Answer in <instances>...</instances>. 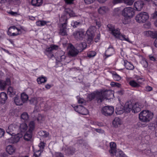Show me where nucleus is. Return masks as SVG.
Segmentation results:
<instances>
[{"label": "nucleus", "instance_id": "obj_35", "mask_svg": "<svg viewBox=\"0 0 157 157\" xmlns=\"http://www.w3.org/2000/svg\"><path fill=\"white\" fill-rule=\"evenodd\" d=\"M28 96L26 94L23 93L21 95V101L23 102V103L26 102L28 99Z\"/></svg>", "mask_w": 157, "mask_h": 157}, {"label": "nucleus", "instance_id": "obj_17", "mask_svg": "<svg viewBox=\"0 0 157 157\" xmlns=\"http://www.w3.org/2000/svg\"><path fill=\"white\" fill-rule=\"evenodd\" d=\"M142 82L139 81L138 79L136 82L134 80H131L129 82V84L132 87L135 88H138L140 86Z\"/></svg>", "mask_w": 157, "mask_h": 157}, {"label": "nucleus", "instance_id": "obj_42", "mask_svg": "<svg viewBox=\"0 0 157 157\" xmlns=\"http://www.w3.org/2000/svg\"><path fill=\"white\" fill-rule=\"evenodd\" d=\"M65 12H66L67 14H68L70 17L74 16L75 13L73 12L69 8L65 9Z\"/></svg>", "mask_w": 157, "mask_h": 157}, {"label": "nucleus", "instance_id": "obj_32", "mask_svg": "<svg viewBox=\"0 0 157 157\" xmlns=\"http://www.w3.org/2000/svg\"><path fill=\"white\" fill-rule=\"evenodd\" d=\"M113 49L112 47H109L106 50L105 55L107 57L111 56L113 52Z\"/></svg>", "mask_w": 157, "mask_h": 157}, {"label": "nucleus", "instance_id": "obj_34", "mask_svg": "<svg viewBox=\"0 0 157 157\" xmlns=\"http://www.w3.org/2000/svg\"><path fill=\"white\" fill-rule=\"evenodd\" d=\"M37 80L39 84H41L42 83L45 82L47 81V78L45 77L41 76L39 77Z\"/></svg>", "mask_w": 157, "mask_h": 157}, {"label": "nucleus", "instance_id": "obj_49", "mask_svg": "<svg viewBox=\"0 0 157 157\" xmlns=\"http://www.w3.org/2000/svg\"><path fill=\"white\" fill-rule=\"evenodd\" d=\"M36 119L39 122L41 123L42 121L44 120V117L41 114H38Z\"/></svg>", "mask_w": 157, "mask_h": 157}, {"label": "nucleus", "instance_id": "obj_63", "mask_svg": "<svg viewBox=\"0 0 157 157\" xmlns=\"http://www.w3.org/2000/svg\"><path fill=\"white\" fill-rule=\"evenodd\" d=\"M149 59L151 60L154 61H156L155 58L153 56H152L151 55H149Z\"/></svg>", "mask_w": 157, "mask_h": 157}, {"label": "nucleus", "instance_id": "obj_58", "mask_svg": "<svg viewBox=\"0 0 157 157\" xmlns=\"http://www.w3.org/2000/svg\"><path fill=\"white\" fill-rule=\"evenodd\" d=\"M142 64L143 65V67L145 68H146L148 66V64L146 60H143L142 62Z\"/></svg>", "mask_w": 157, "mask_h": 157}, {"label": "nucleus", "instance_id": "obj_47", "mask_svg": "<svg viewBox=\"0 0 157 157\" xmlns=\"http://www.w3.org/2000/svg\"><path fill=\"white\" fill-rule=\"evenodd\" d=\"M96 53L94 51H90L87 53V56L90 58H91L94 57L96 55Z\"/></svg>", "mask_w": 157, "mask_h": 157}, {"label": "nucleus", "instance_id": "obj_9", "mask_svg": "<svg viewBox=\"0 0 157 157\" xmlns=\"http://www.w3.org/2000/svg\"><path fill=\"white\" fill-rule=\"evenodd\" d=\"M10 79L7 78L5 81L0 80V89L2 90H4L7 86H9L10 84Z\"/></svg>", "mask_w": 157, "mask_h": 157}, {"label": "nucleus", "instance_id": "obj_59", "mask_svg": "<svg viewBox=\"0 0 157 157\" xmlns=\"http://www.w3.org/2000/svg\"><path fill=\"white\" fill-rule=\"evenodd\" d=\"M128 19H129L128 18H125L124 17V18H123L122 20V23L124 24H128L129 22Z\"/></svg>", "mask_w": 157, "mask_h": 157}, {"label": "nucleus", "instance_id": "obj_23", "mask_svg": "<svg viewBox=\"0 0 157 157\" xmlns=\"http://www.w3.org/2000/svg\"><path fill=\"white\" fill-rule=\"evenodd\" d=\"M32 132L27 131L24 135V138L25 140L26 141L30 140L32 137Z\"/></svg>", "mask_w": 157, "mask_h": 157}, {"label": "nucleus", "instance_id": "obj_20", "mask_svg": "<svg viewBox=\"0 0 157 157\" xmlns=\"http://www.w3.org/2000/svg\"><path fill=\"white\" fill-rule=\"evenodd\" d=\"M144 35L147 36H150L152 38H157V32H153L150 31H146L144 32Z\"/></svg>", "mask_w": 157, "mask_h": 157}, {"label": "nucleus", "instance_id": "obj_41", "mask_svg": "<svg viewBox=\"0 0 157 157\" xmlns=\"http://www.w3.org/2000/svg\"><path fill=\"white\" fill-rule=\"evenodd\" d=\"M67 14H63L60 17L59 19V21L61 22H63L64 23L66 22L67 23Z\"/></svg>", "mask_w": 157, "mask_h": 157}, {"label": "nucleus", "instance_id": "obj_55", "mask_svg": "<svg viewBox=\"0 0 157 157\" xmlns=\"http://www.w3.org/2000/svg\"><path fill=\"white\" fill-rule=\"evenodd\" d=\"M40 150H43L45 147V143L42 142H41L38 145Z\"/></svg>", "mask_w": 157, "mask_h": 157}, {"label": "nucleus", "instance_id": "obj_36", "mask_svg": "<svg viewBox=\"0 0 157 157\" xmlns=\"http://www.w3.org/2000/svg\"><path fill=\"white\" fill-rule=\"evenodd\" d=\"M148 127L152 131L154 130L157 128V123L155 121L154 123H150L149 124Z\"/></svg>", "mask_w": 157, "mask_h": 157}, {"label": "nucleus", "instance_id": "obj_54", "mask_svg": "<svg viewBox=\"0 0 157 157\" xmlns=\"http://www.w3.org/2000/svg\"><path fill=\"white\" fill-rule=\"evenodd\" d=\"M123 0H112V3L113 4H116L122 3Z\"/></svg>", "mask_w": 157, "mask_h": 157}, {"label": "nucleus", "instance_id": "obj_4", "mask_svg": "<svg viewBox=\"0 0 157 157\" xmlns=\"http://www.w3.org/2000/svg\"><path fill=\"white\" fill-rule=\"evenodd\" d=\"M149 18V15L146 12H141L138 14L136 17L137 22L139 23H144Z\"/></svg>", "mask_w": 157, "mask_h": 157}, {"label": "nucleus", "instance_id": "obj_56", "mask_svg": "<svg viewBox=\"0 0 157 157\" xmlns=\"http://www.w3.org/2000/svg\"><path fill=\"white\" fill-rule=\"evenodd\" d=\"M151 17L153 19L157 18V11L155 10L154 13L151 14Z\"/></svg>", "mask_w": 157, "mask_h": 157}, {"label": "nucleus", "instance_id": "obj_52", "mask_svg": "<svg viewBox=\"0 0 157 157\" xmlns=\"http://www.w3.org/2000/svg\"><path fill=\"white\" fill-rule=\"evenodd\" d=\"M53 157H64V156L60 152H56L53 155Z\"/></svg>", "mask_w": 157, "mask_h": 157}, {"label": "nucleus", "instance_id": "obj_46", "mask_svg": "<svg viewBox=\"0 0 157 157\" xmlns=\"http://www.w3.org/2000/svg\"><path fill=\"white\" fill-rule=\"evenodd\" d=\"M46 24V22L42 21H39L36 22V24L38 26H43Z\"/></svg>", "mask_w": 157, "mask_h": 157}, {"label": "nucleus", "instance_id": "obj_51", "mask_svg": "<svg viewBox=\"0 0 157 157\" xmlns=\"http://www.w3.org/2000/svg\"><path fill=\"white\" fill-rule=\"evenodd\" d=\"M80 24L81 23L80 22H78L77 21H75L72 22L71 23V25L74 28H75L80 25Z\"/></svg>", "mask_w": 157, "mask_h": 157}, {"label": "nucleus", "instance_id": "obj_37", "mask_svg": "<svg viewBox=\"0 0 157 157\" xmlns=\"http://www.w3.org/2000/svg\"><path fill=\"white\" fill-rule=\"evenodd\" d=\"M58 47L57 46L52 45L50 47L47 48L46 49V51L47 52H50L53 50L57 49H58Z\"/></svg>", "mask_w": 157, "mask_h": 157}, {"label": "nucleus", "instance_id": "obj_22", "mask_svg": "<svg viewBox=\"0 0 157 157\" xmlns=\"http://www.w3.org/2000/svg\"><path fill=\"white\" fill-rule=\"evenodd\" d=\"M15 148L12 145H9L6 148V151L8 154L10 155H12L14 153L15 151Z\"/></svg>", "mask_w": 157, "mask_h": 157}, {"label": "nucleus", "instance_id": "obj_11", "mask_svg": "<svg viewBox=\"0 0 157 157\" xmlns=\"http://www.w3.org/2000/svg\"><path fill=\"white\" fill-rule=\"evenodd\" d=\"M23 135L19 133L17 135L11 137L9 139V142L12 144H14L18 142L20 139L22 137Z\"/></svg>", "mask_w": 157, "mask_h": 157}, {"label": "nucleus", "instance_id": "obj_8", "mask_svg": "<svg viewBox=\"0 0 157 157\" xmlns=\"http://www.w3.org/2000/svg\"><path fill=\"white\" fill-rule=\"evenodd\" d=\"M85 32L82 31H76L73 33V36L77 40H82L84 37Z\"/></svg>", "mask_w": 157, "mask_h": 157}, {"label": "nucleus", "instance_id": "obj_10", "mask_svg": "<svg viewBox=\"0 0 157 157\" xmlns=\"http://www.w3.org/2000/svg\"><path fill=\"white\" fill-rule=\"evenodd\" d=\"M63 149L67 155H72L76 151L75 148L71 146H66L65 147L64 149Z\"/></svg>", "mask_w": 157, "mask_h": 157}, {"label": "nucleus", "instance_id": "obj_2", "mask_svg": "<svg viewBox=\"0 0 157 157\" xmlns=\"http://www.w3.org/2000/svg\"><path fill=\"white\" fill-rule=\"evenodd\" d=\"M153 116V113L151 111L143 110L139 114V118L142 122H148L152 119Z\"/></svg>", "mask_w": 157, "mask_h": 157}, {"label": "nucleus", "instance_id": "obj_44", "mask_svg": "<svg viewBox=\"0 0 157 157\" xmlns=\"http://www.w3.org/2000/svg\"><path fill=\"white\" fill-rule=\"evenodd\" d=\"M113 78L117 81H119L121 79V77L115 72L113 74Z\"/></svg>", "mask_w": 157, "mask_h": 157}, {"label": "nucleus", "instance_id": "obj_14", "mask_svg": "<svg viewBox=\"0 0 157 157\" xmlns=\"http://www.w3.org/2000/svg\"><path fill=\"white\" fill-rule=\"evenodd\" d=\"M110 149L109 150V152L111 155H113L116 152V144L115 143L111 142L109 143Z\"/></svg>", "mask_w": 157, "mask_h": 157}, {"label": "nucleus", "instance_id": "obj_18", "mask_svg": "<svg viewBox=\"0 0 157 157\" xmlns=\"http://www.w3.org/2000/svg\"><path fill=\"white\" fill-rule=\"evenodd\" d=\"M66 26L67 23L66 22L62 24V27L60 28L59 32L60 35L63 36L67 35Z\"/></svg>", "mask_w": 157, "mask_h": 157}, {"label": "nucleus", "instance_id": "obj_1", "mask_svg": "<svg viewBox=\"0 0 157 157\" xmlns=\"http://www.w3.org/2000/svg\"><path fill=\"white\" fill-rule=\"evenodd\" d=\"M108 92L109 91L105 90L100 91H97L95 93L89 94L88 98L90 101L95 98L98 103H101L106 98V95Z\"/></svg>", "mask_w": 157, "mask_h": 157}, {"label": "nucleus", "instance_id": "obj_15", "mask_svg": "<svg viewBox=\"0 0 157 157\" xmlns=\"http://www.w3.org/2000/svg\"><path fill=\"white\" fill-rule=\"evenodd\" d=\"M144 5V3L143 1H138L134 3V6L136 10L140 11L143 9Z\"/></svg>", "mask_w": 157, "mask_h": 157}, {"label": "nucleus", "instance_id": "obj_26", "mask_svg": "<svg viewBox=\"0 0 157 157\" xmlns=\"http://www.w3.org/2000/svg\"><path fill=\"white\" fill-rule=\"evenodd\" d=\"M124 65L126 68L128 70H132L134 69V66L126 60L124 61Z\"/></svg>", "mask_w": 157, "mask_h": 157}, {"label": "nucleus", "instance_id": "obj_30", "mask_svg": "<svg viewBox=\"0 0 157 157\" xmlns=\"http://www.w3.org/2000/svg\"><path fill=\"white\" fill-rule=\"evenodd\" d=\"M28 127L25 123H22L19 127V130L21 132H24L27 130Z\"/></svg>", "mask_w": 157, "mask_h": 157}, {"label": "nucleus", "instance_id": "obj_40", "mask_svg": "<svg viewBox=\"0 0 157 157\" xmlns=\"http://www.w3.org/2000/svg\"><path fill=\"white\" fill-rule=\"evenodd\" d=\"M118 39L122 40H125L129 42H130V41L128 37L124 35H122L121 34Z\"/></svg>", "mask_w": 157, "mask_h": 157}, {"label": "nucleus", "instance_id": "obj_45", "mask_svg": "<svg viewBox=\"0 0 157 157\" xmlns=\"http://www.w3.org/2000/svg\"><path fill=\"white\" fill-rule=\"evenodd\" d=\"M116 157H125L126 155L122 151H119L117 152H116Z\"/></svg>", "mask_w": 157, "mask_h": 157}, {"label": "nucleus", "instance_id": "obj_64", "mask_svg": "<svg viewBox=\"0 0 157 157\" xmlns=\"http://www.w3.org/2000/svg\"><path fill=\"white\" fill-rule=\"evenodd\" d=\"M100 34H98L97 36L94 39L95 41L96 42H97L98 40L100 39Z\"/></svg>", "mask_w": 157, "mask_h": 157}, {"label": "nucleus", "instance_id": "obj_31", "mask_svg": "<svg viewBox=\"0 0 157 157\" xmlns=\"http://www.w3.org/2000/svg\"><path fill=\"white\" fill-rule=\"evenodd\" d=\"M7 94L10 97H12L15 94V90L11 86L9 87L7 90Z\"/></svg>", "mask_w": 157, "mask_h": 157}, {"label": "nucleus", "instance_id": "obj_12", "mask_svg": "<svg viewBox=\"0 0 157 157\" xmlns=\"http://www.w3.org/2000/svg\"><path fill=\"white\" fill-rule=\"evenodd\" d=\"M133 103H132L131 101L126 102L124 107V111L127 113L130 112L132 110L133 108Z\"/></svg>", "mask_w": 157, "mask_h": 157}, {"label": "nucleus", "instance_id": "obj_61", "mask_svg": "<svg viewBox=\"0 0 157 157\" xmlns=\"http://www.w3.org/2000/svg\"><path fill=\"white\" fill-rule=\"evenodd\" d=\"M5 133V131L3 129L0 128V137H2L4 136Z\"/></svg>", "mask_w": 157, "mask_h": 157}, {"label": "nucleus", "instance_id": "obj_53", "mask_svg": "<svg viewBox=\"0 0 157 157\" xmlns=\"http://www.w3.org/2000/svg\"><path fill=\"white\" fill-rule=\"evenodd\" d=\"M107 27L109 29V31L111 32L110 33H111L115 29L113 25L111 24L108 25Z\"/></svg>", "mask_w": 157, "mask_h": 157}, {"label": "nucleus", "instance_id": "obj_16", "mask_svg": "<svg viewBox=\"0 0 157 157\" xmlns=\"http://www.w3.org/2000/svg\"><path fill=\"white\" fill-rule=\"evenodd\" d=\"M16 126L15 124H11L6 129V132L11 135H13L15 133L14 132L15 130Z\"/></svg>", "mask_w": 157, "mask_h": 157}, {"label": "nucleus", "instance_id": "obj_19", "mask_svg": "<svg viewBox=\"0 0 157 157\" xmlns=\"http://www.w3.org/2000/svg\"><path fill=\"white\" fill-rule=\"evenodd\" d=\"M79 52L73 46L71 47L68 54L71 56L74 57L77 56Z\"/></svg>", "mask_w": 157, "mask_h": 157}, {"label": "nucleus", "instance_id": "obj_62", "mask_svg": "<svg viewBox=\"0 0 157 157\" xmlns=\"http://www.w3.org/2000/svg\"><path fill=\"white\" fill-rule=\"evenodd\" d=\"M84 1L86 3L89 4L93 2L95 0H84Z\"/></svg>", "mask_w": 157, "mask_h": 157}, {"label": "nucleus", "instance_id": "obj_33", "mask_svg": "<svg viewBox=\"0 0 157 157\" xmlns=\"http://www.w3.org/2000/svg\"><path fill=\"white\" fill-rule=\"evenodd\" d=\"M124 111V107L121 105L119 107H117L116 108L115 112L117 114H121Z\"/></svg>", "mask_w": 157, "mask_h": 157}, {"label": "nucleus", "instance_id": "obj_6", "mask_svg": "<svg viewBox=\"0 0 157 157\" xmlns=\"http://www.w3.org/2000/svg\"><path fill=\"white\" fill-rule=\"evenodd\" d=\"M94 29V27H90L86 31V33L87 36V41L88 44L91 43L93 41L95 35Z\"/></svg>", "mask_w": 157, "mask_h": 157}, {"label": "nucleus", "instance_id": "obj_21", "mask_svg": "<svg viewBox=\"0 0 157 157\" xmlns=\"http://www.w3.org/2000/svg\"><path fill=\"white\" fill-rule=\"evenodd\" d=\"M7 98V95L5 93L1 92L0 94V103L2 104H5Z\"/></svg>", "mask_w": 157, "mask_h": 157}, {"label": "nucleus", "instance_id": "obj_50", "mask_svg": "<svg viewBox=\"0 0 157 157\" xmlns=\"http://www.w3.org/2000/svg\"><path fill=\"white\" fill-rule=\"evenodd\" d=\"M110 85L112 87H120L121 86L120 84L114 82H111Z\"/></svg>", "mask_w": 157, "mask_h": 157}, {"label": "nucleus", "instance_id": "obj_39", "mask_svg": "<svg viewBox=\"0 0 157 157\" xmlns=\"http://www.w3.org/2000/svg\"><path fill=\"white\" fill-rule=\"evenodd\" d=\"M121 121L120 119L118 118H116L113 121V124L115 126H117L118 125L121 124Z\"/></svg>", "mask_w": 157, "mask_h": 157}, {"label": "nucleus", "instance_id": "obj_25", "mask_svg": "<svg viewBox=\"0 0 157 157\" xmlns=\"http://www.w3.org/2000/svg\"><path fill=\"white\" fill-rule=\"evenodd\" d=\"M98 10L100 14H104L109 10V9L107 7L102 6L100 7Z\"/></svg>", "mask_w": 157, "mask_h": 157}, {"label": "nucleus", "instance_id": "obj_28", "mask_svg": "<svg viewBox=\"0 0 157 157\" xmlns=\"http://www.w3.org/2000/svg\"><path fill=\"white\" fill-rule=\"evenodd\" d=\"M110 33L117 38H119L121 34L119 29H115L113 31Z\"/></svg>", "mask_w": 157, "mask_h": 157}, {"label": "nucleus", "instance_id": "obj_60", "mask_svg": "<svg viewBox=\"0 0 157 157\" xmlns=\"http://www.w3.org/2000/svg\"><path fill=\"white\" fill-rule=\"evenodd\" d=\"M74 0H65V3L68 5H71L73 4Z\"/></svg>", "mask_w": 157, "mask_h": 157}, {"label": "nucleus", "instance_id": "obj_48", "mask_svg": "<svg viewBox=\"0 0 157 157\" xmlns=\"http://www.w3.org/2000/svg\"><path fill=\"white\" fill-rule=\"evenodd\" d=\"M123 2L126 4L131 6L132 5L134 2V0H123Z\"/></svg>", "mask_w": 157, "mask_h": 157}, {"label": "nucleus", "instance_id": "obj_29", "mask_svg": "<svg viewBox=\"0 0 157 157\" xmlns=\"http://www.w3.org/2000/svg\"><path fill=\"white\" fill-rule=\"evenodd\" d=\"M32 4L36 6H39L42 4V0H32Z\"/></svg>", "mask_w": 157, "mask_h": 157}, {"label": "nucleus", "instance_id": "obj_38", "mask_svg": "<svg viewBox=\"0 0 157 157\" xmlns=\"http://www.w3.org/2000/svg\"><path fill=\"white\" fill-rule=\"evenodd\" d=\"M14 101L16 104L17 105H22L23 104V102L21 100H20L19 98L17 96H16L14 98Z\"/></svg>", "mask_w": 157, "mask_h": 157}, {"label": "nucleus", "instance_id": "obj_13", "mask_svg": "<svg viewBox=\"0 0 157 157\" xmlns=\"http://www.w3.org/2000/svg\"><path fill=\"white\" fill-rule=\"evenodd\" d=\"M86 44L85 42H83L77 44L75 45V48L79 52H81L86 47Z\"/></svg>", "mask_w": 157, "mask_h": 157}, {"label": "nucleus", "instance_id": "obj_43", "mask_svg": "<svg viewBox=\"0 0 157 157\" xmlns=\"http://www.w3.org/2000/svg\"><path fill=\"white\" fill-rule=\"evenodd\" d=\"M21 118L25 121H27L29 118L28 113L26 112L23 113L21 115Z\"/></svg>", "mask_w": 157, "mask_h": 157}, {"label": "nucleus", "instance_id": "obj_3", "mask_svg": "<svg viewBox=\"0 0 157 157\" xmlns=\"http://www.w3.org/2000/svg\"><path fill=\"white\" fill-rule=\"evenodd\" d=\"M121 13L124 17L130 19L134 15L135 11L133 8L131 7H127L123 10Z\"/></svg>", "mask_w": 157, "mask_h": 157}, {"label": "nucleus", "instance_id": "obj_27", "mask_svg": "<svg viewBox=\"0 0 157 157\" xmlns=\"http://www.w3.org/2000/svg\"><path fill=\"white\" fill-rule=\"evenodd\" d=\"M35 128V124L34 121H31L29 124L28 131L33 133Z\"/></svg>", "mask_w": 157, "mask_h": 157}, {"label": "nucleus", "instance_id": "obj_57", "mask_svg": "<svg viewBox=\"0 0 157 157\" xmlns=\"http://www.w3.org/2000/svg\"><path fill=\"white\" fill-rule=\"evenodd\" d=\"M42 151V150L41 151V150L39 149L37 151H36L34 153V154L36 156H39L40 155L41 152Z\"/></svg>", "mask_w": 157, "mask_h": 157}, {"label": "nucleus", "instance_id": "obj_24", "mask_svg": "<svg viewBox=\"0 0 157 157\" xmlns=\"http://www.w3.org/2000/svg\"><path fill=\"white\" fill-rule=\"evenodd\" d=\"M140 111V108L139 107V104L136 103L133 104V108H132V112L134 113H137Z\"/></svg>", "mask_w": 157, "mask_h": 157}, {"label": "nucleus", "instance_id": "obj_7", "mask_svg": "<svg viewBox=\"0 0 157 157\" xmlns=\"http://www.w3.org/2000/svg\"><path fill=\"white\" fill-rule=\"evenodd\" d=\"M75 110L83 115H86L88 113L87 109L82 105H77L74 107Z\"/></svg>", "mask_w": 157, "mask_h": 157}, {"label": "nucleus", "instance_id": "obj_5", "mask_svg": "<svg viewBox=\"0 0 157 157\" xmlns=\"http://www.w3.org/2000/svg\"><path fill=\"white\" fill-rule=\"evenodd\" d=\"M101 113L106 116H111L114 113V108L113 106H106L102 107Z\"/></svg>", "mask_w": 157, "mask_h": 157}]
</instances>
